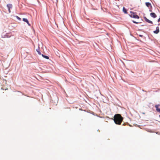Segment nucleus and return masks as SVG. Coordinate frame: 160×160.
Returning a JSON list of instances; mask_svg holds the SVG:
<instances>
[{
    "instance_id": "obj_1",
    "label": "nucleus",
    "mask_w": 160,
    "mask_h": 160,
    "mask_svg": "<svg viewBox=\"0 0 160 160\" xmlns=\"http://www.w3.org/2000/svg\"><path fill=\"white\" fill-rule=\"evenodd\" d=\"M123 118L119 114H115L113 120L115 123L118 125H120L123 121Z\"/></svg>"
},
{
    "instance_id": "obj_2",
    "label": "nucleus",
    "mask_w": 160,
    "mask_h": 160,
    "mask_svg": "<svg viewBox=\"0 0 160 160\" xmlns=\"http://www.w3.org/2000/svg\"><path fill=\"white\" fill-rule=\"evenodd\" d=\"M130 14H129V16L131 18H134L139 19V17L137 14L136 12H134L132 11L130 12Z\"/></svg>"
},
{
    "instance_id": "obj_3",
    "label": "nucleus",
    "mask_w": 160,
    "mask_h": 160,
    "mask_svg": "<svg viewBox=\"0 0 160 160\" xmlns=\"http://www.w3.org/2000/svg\"><path fill=\"white\" fill-rule=\"evenodd\" d=\"M144 18L146 22L150 23V24H153L152 22L148 19L146 17H144Z\"/></svg>"
},
{
    "instance_id": "obj_4",
    "label": "nucleus",
    "mask_w": 160,
    "mask_h": 160,
    "mask_svg": "<svg viewBox=\"0 0 160 160\" xmlns=\"http://www.w3.org/2000/svg\"><path fill=\"white\" fill-rule=\"evenodd\" d=\"M160 106L159 104L156 105L155 106V107L156 108V110L158 112L160 113V108H158V107Z\"/></svg>"
},
{
    "instance_id": "obj_5",
    "label": "nucleus",
    "mask_w": 160,
    "mask_h": 160,
    "mask_svg": "<svg viewBox=\"0 0 160 160\" xmlns=\"http://www.w3.org/2000/svg\"><path fill=\"white\" fill-rule=\"evenodd\" d=\"M22 20L24 22H26L28 24V26H31V24L29 23L28 19L27 18H23Z\"/></svg>"
},
{
    "instance_id": "obj_6",
    "label": "nucleus",
    "mask_w": 160,
    "mask_h": 160,
    "mask_svg": "<svg viewBox=\"0 0 160 160\" xmlns=\"http://www.w3.org/2000/svg\"><path fill=\"white\" fill-rule=\"evenodd\" d=\"M150 15L153 18H155L157 17V15L154 12L151 13H150Z\"/></svg>"
},
{
    "instance_id": "obj_7",
    "label": "nucleus",
    "mask_w": 160,
    "mask_h": 160,
    "mask_svg": "<svg viewBox=\"0 0 160 160\" xmlns=\"http://www.w3.org/2000/svg\"><path fill=\"white\" fill-rule=\"evenodd\" d=\"M145 5L148 8H149L150 7H151V8H152L151 4L149 2H146L145 3Z\"/></svg>"
},
{
    "instance_id": "obj_8",
    "label": "nucleus",
    "mask_w": 160,
    "mask_h": 160,
    "mask_svg": "<svg viewBox=\"0 0 160 160\" xmlns=\"http://www.w3.org/2000/svg\"><path fill=\"white\" fill-rule=\"evenodd\" d=\"M7 7L8 8V9H10L11 8H12V5L11 4H8L7 5Z\"/></svg>"
},
{
    "instance_id": "obj_9",
    "label": "nucleus",
    "mask_w": 160,
    "mask_h": 160,
    "mask_svg": "<svg viewBox=\"0 0 160 160\" xmlns=\"http://www.w3.org/2000/svg\"><path fill=\"white\" fill-rule=\"evenodd\" d=\"M36 50L39 55H41L42 54L41 52H40V49L39 46L38 47V48L36 49Z\"/></svg>"
},
{
    "instance_id": "obj_10",
    "label": "nucleus",
    "mask_w": 160,
    "mask_h": 160,
    "mask_svg": "<svg viewBox=\"0 0 160 160\" xmlns=\"http://www.w3.org/2000/svg\"><path fill=\"white\" fill-rule=\"evenodd\" d=\"M122 11L125 14L128 13L127 10L124 7L123 8Z\"/></svg>"
},
{
    "instance_id": "obj_11",
    "label": "nucleus",
    "mask_w": 160,
    "mask_h": 160,
    "mask_svg": "<svg viewBox=\"0 0 160 160\" xmlns=\"http://www.w3.org/2000/svg\"><path fill=\"white\" fill-rule=\"evenodd\" d=\"M42 55V56L44 58L47 59H49V57L48 56H46V55H43V54H41Z\"/></svg>"
},
{
    "instance_id": "obj_12",
    "label": "nucleus",
    "mask_w": 160,
    "mask_h": 160,
    "mask_svg": "<svg viewBox=\"0 0 160 160\" xmlns=\"http://www.w3.org/2000/svg\"><path fill=\"white\" fill-rule=\"evenodd\" d=\"M118 100V102L116 104L118 106V107H121V106L122 105V104L120 102V101L118 100V99H117Z\"/></svg>"
},
{
    "instance_id": "obj_13",
    "label": "nucleus",
    "mask_w": 160,
    "mask_h": 160,
    "mask_svg": "<svg viewBox=\"0 0 160 160\" xmlns=\"http://www.w3.org/2000/svg\"><path fill=\"white\" fill-rule=\"evenodd\" d=\"M11 36V35H9L8 33L4 35L3 38H10Z\"/></svg>"
},
{
    "instance_id": "obj_14",
    "label": "nucleus",
    "mask_w": 160,
    "mask_h": 160,
    "mask_svg": "<svg viewBox=\"0 0 160 160\" xmlns=\"http://www.w3.org/2000/svg\"><path fill=\"white\" fill-rule=\"evenodd\" d=\"M159 32V30H155V31H153V32L155 33V34H158Z\"/></svg>"
},
{
    "instance_id": "obj_15",
    "label": "nucleus",
    "mask_w": 160,
    "mask_h": 160,
    "mask_svg": "<svg viewBox=\"0 0 160 160\" xmlns=\"http://www.w3.org/2000/svg\"><path fill=\"white\" fill-rule=\"evenodd\" d=\"M132 21L133 23H136V24H138V23H141V22H137L134 20H132Z\"/></svg>"
},
{
    "instance_id": "obj_16",
    "label": "nucleus",
    "mask_w": 160,
    "mask_h": 160,
    "mask_svg": "<svg viewBox=\"0 0 160 160\" xmlns=\"http://www.w3.org/2000/svg\"><path fill=\"white\" fill-rule=\"evenodd\" d=\"M15 17H16L17 19H18V20H19V21L21 20V18L20 17H18V16H15Z\"/></svg>"
},
{
    "instance_id": "obj_17",
    "label": "nucleus",
    "mask_w": 160,
    "mask_h": 160,
    "mask_svg": "<svg viewBox=\"0 0 160 160\" xmlns=\"http://www.w3.org/2000/svg\"><path fill=\"white\" fill-rule=\"evenodd\" d=\"M87 19H88V21H92V19H91L90 18H88Z\"/></svg>"
},
{
    "instance_id": "obj_18",
    "label": "nucleus",
    "mask_w": 160,
    "mask_h": 160,
    "mask_svg": "<svg viewBox=\"0 0 160 160\" xmlns=\"http://www.w3.org/2000/svg\"><path fill=\"white\" fill-rule=\"evenodd\" d=\"M156 30H159V27L158 26H157V27H156Z\"/></svg>"
},
{
    "instance_id": "obj_19",
    "label": "nucleus",
    "mask_w": 160,
    "mask_h": 160,
    "mask_svg": "<svg viewBox=\"0 0 160 160\" xmlns=\"http://www.w3.org/2000/svg\"><path fill=\"white\" fill-rule=\"evenodd\" d=\"M139 36L141 37H143V35L141 34H139Z\"/></svg>"
},
{
    "instance_id": "obj_20",
    "label": "nucleus",
    "mask_w": 160,
    "mask_h": 160,
    "mask_svg": "<svg viewBox=\"0 0 160 160\" xmlns=\"http://www.w3.org/2000/svg\"><path fill=\"white\" fill-rule=\"evenodd\" d=\"M158 22H160V16L158 20Z\"/></svg>"
},
{
    "instance_id": "obj_21",
    "label": "nucleus",
    "mask_w": 160,
    "mask_h": 160,
    "mask_svg": "<svg viewBox=\"0 0 160 160\" xmlns=\"http://www.w3.org/2000/svg\"><path fill=\"white\" fill-rule=\"evenodd\" d=\"M138 30L140 31H142L143 30L142 29H138Z\"/></svg>"
},
{
    "instance_id": "obj_22",
    "label": "nucleus",
    "mask_w": 160,
    "mask_h": 160,
    "mask_svg": "<svg viewBox=\"0 0 160 160\" xmlns=\"http://www.w3.org/2000/svg\"><path fill=\"white\" fill-rule=\"evenodd\" d=\"M8 12H9V13H10L11 12V10H10V9H8Z\"/></svg>"
},
{
    "instance_id": "obj_23",
    "label": "nucleus",
    "mask_w": 160,
    "mask_h": 160,
    "mask_svg": "<svg viewBox=\"0 0 160 160\" xmlns=\"http://www.w3.org/2000/svg\"><path fill=\"white\" fill-rule=\"evenodd\" d=\"M149 11V12H152V9H150Z\"/></svg>"
},
{
    "instance_id": "obj_24",
    "label": "nucleus",
    "mask_w": 160,
    "mask_h": 160,
    "mask_svg": "<svg viewBox=\"0 0 160 160\" xmlns=\"http://www.w3.org/2000/svg\"><path fill=\"white\" fill-rule=\"evenodd\" d=\"M144 26V25L142 24V25H141V26Z\"/></svg>"
},
{
    "instance_id": "obj_25",
    "label": "nucleus",
    "mask_w": 160,
    "mask_h": 160,
    "mask_svg": "<svg viewBox=\"0 0 160 160\" xmlns=\"http://www.w3.org/2000/svg\"><path fill=\"white\" fill-rule=\"evenodd\" d=\"M137 40L139 41L140 42H142V41L141 40Z\"/></svg>"
},
{
    "instance_id": "obj_26",
    "label": "nucleus",
    "mask_w": 160,
    "mask_h": 160,
    "mask_svg": "<svg viewBox=\"0 0 160 160\" xmlns=\"http://www.w3.org/2000/svg\"><path fill=\"white\" fill-rule=\"evenodd\" d=\"M125 124H125V123H124V124L122 125H125Z\"/></svg>"
},
{
    "instance_id": "obj_27",
    "label": "nucleus",
    "mask_w": 160,
    "mask_h": 160,
    "mask_svg": "<svg viewBox=\"0 0 160 160\" xmlns=\"http://www.w3.org/2000/svg\"><path fill=\"white\" fill-rule=\"evenodd\" d=\"M142 91L143 92H146V91L144 90L143 89L142 90Z\"/></svg>"
},
{
    "instance_id": "obj_28",
    "label": "nucleus",
    "mask_w": 160,
    "mask_h": 160,
    "mask_svg": "<svg viewBox=\"0 0 160 160\" xmlns=\"http://www.w3.org/2000/svg\"><path fill=\"white\" fill-rule=\"evenodd\" d=\"M159 117L160 118V114L159 115Z\"/></svg>"
},
{
    "instance_id": "obj_29",
    "label": "nucleus",
    "mask_w": 160,
    "mask_h": 160,
    "mask_svg": "<svg viewBox=\"0 0 160 160\" xmlns=\"http://www.w3.org/2000/svg\"><path fill=\"white\" fill-rule=\"evenodd\" d=\"M141 21H143V19H141Z\"/></svg>"
},
{
    "instance_id": "obj_30",
    "label": "nucleus",
    "mask_w": 160,
    "mask_h": 160,
    "mask_svg": "<svg viewBox=\"0 0 160 160\" xmlns=\"http://www.w3.org/2000/svg\"><path fill=\"white\" fill-rule=\"evenodd\" d=\"M141 21H143V19H141Z\"/></svg>"
},
{
    "instance_id": "obj_31",
    "label": "nucleus",
    "mask_w": 160,
    "mask_h": 160,
    "mask_svg": "<svg viewBox=\"0 0 160 160\" xmlns=\"http://www.w3.org/2000/svg\"><path fill=\"white\" fill-rule=\"evenodd\" d=\"M160 25V23H159V24H158V26H159Z\"/></svg>"
},
{
    "instance_id": "obj_32",
    "label": "nucleus",
    "mask_w": 160,
    "mask_h": 160,
    "mask_svg": "<svg viewBox=\"0 0 160 160\" xmlns=\"http://www.w3.org/2000/svg\"><path fill=\"white\" fill-rule=\"evenodd\" d=\"M142 113L143 114H145V113H144V112H143Z\"/></svg>"
},
{
    "instance_id": "obj_33",
    "label": "nucleus",
    "mask_w": 160,
    "mask_h": 160,
    "mask_svg": "<svg viewBox=\"0 0 160 160\" xmlns=\"http://www.w3.org/2000/svg\"><path fill=\"white\" fill-rule=\"evenodd\" d=\"M95 44L96 45H97V44L96 43H95Z\"/></svg>"
},
{
    "instance_id": "obj_34",
    "label": "nucleus",
    "mask_w": 160,
    "mask_h": 160,
    "mask_svg": "<svg viewBox=\"0 0 160 160\" xmlns=\"http://www.w3.org/2000/svg\"><path fill=\"white\" fill-rule=\"evenodd\" d=\"M57 2L58 1V0H57Z\"/></svg>"
}]
</instances>
